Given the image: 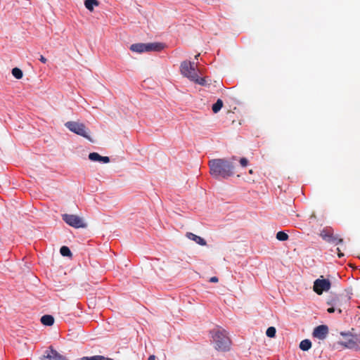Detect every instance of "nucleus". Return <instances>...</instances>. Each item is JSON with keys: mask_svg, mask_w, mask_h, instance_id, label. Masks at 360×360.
I'll return each mask as SVG.
<instances>
[{"mask_svg": "<svg viewBox=\"0 0 360 360\" xmlns=\"http://www.w3.org/2000/svg\"><path fill=\"white\" fill-rule=\"evenodd\" d=\"M237 159L233 156L230 160L225 158L213 159L209 161L210 173L215 179H227L235 173L234 162Z\"/></svg>", "mask_w": 360, "mask_h": 360, "instance_id": "obj_1", "label": "nucleus"}, {"mask_svg": "<svg viewBox=\"0 0 360 360\" xmlns=\"http://www.w3.org/2000/svg\"><path fill=\"white\" fill-rule=\"evenodd\" d=\"M214 348L219 352H229L231 346V340L224 329H217L211 332Z\"/></svg>", "mask_w": 360, "mask_h": 360, "instance_id": "obj_2", "label": "nucleus"}, {"mask_svg": "<svg viewBox=\"0 0 360 360\" xmlns=\"http://www.w3.org/2000/svg\"><path fill=\"white\" fill-rule=\"evenodd\" d=\"M181 74L188 78L190 80L200 85H205L206 82L205 78L199 77L198 70L195 66L194 63L190 61H184L181 64Z\"/></svg>", "mask_w": 360, "mask_h": 360, "instance_id": "obj_3", "label": "nucleus"}, {"mask_svg": "<svg viewBox=\"0 0 360 360\" xmlns=\"http://www.w3.org/2000/svg\"><path fill=\"white\" fill-rule=\"evenodd\" d=\"M351 300V295L348 292H344L330 298L327 304L330 306H335L339 313H342V309H346Z\"/></svg>", "mask_w": 360, "mask_h": 360, "instance_id": "obj_4", "label": "nucleus"}, {"mask_svg": "<svg viewBox=\"0 0 360 360\" xmlns=\"http://www.w3.org/2000/svg\"><path fill=\"white\" fill-rule=\"evenodd\" d=\"M65 127L71 131L83 136L89 140H91L89 136L85 125L83 123L70 121L65 124Z\"/></svg>", "mask_w": 360, "mask_h": 360, "instance_id": "obj_5", "label": "nucleus"}, {"mask_svg": "<svg viewBox=\"0 0 360 360\" xmlns=\"http://www.w3.org/2000/svg\"><path fill=\"white\" fill-rule=\"evenodd\" d=\"M62 219L67 224L75 229L85 228L86 226L83 219L75 214H62Z\"/></svg>", "mask_w": 360, "mask_h": 360, "instance_id": "obj_6", "label": "nucleus"}, {"mask_svg": "<svg viewBox=\"0 0 360 360\" xmlns=\"http://www.w3.org/2000/svg\"><path fill=\"white\" fill-rule=\"evenodd\" d=\"M330 287V281L328 279L323 278V276H321V278L314 281L313 290L317 295H321L324 291H328Z\"/></svg>", "mask_w": 360, "mask_h": 360, "instance_id": "obj_7", "label": "nucleus"}, {"mask_svg": "<svg viewBox=\"0 0 360 360\" xmlns=\"http://www.w3.org/2000/svg\"><path fill=\"white\" fill-rule=\"evenodd\" d=\"M41 360H68L65 356L59 354L56 350L50 347L44 352Z\"/></svg>", "mask_w": 360, "mask_h": 360, "instance_id": "obj_8", "label": "nucleus"}, {"mask_svg": "<svg viewBox=\"0 0 360 360\" xmlns=\"http://www.w3.org/2000/svg\"><path fill=\"white\" fill-rule=\"evenodd\" d=\"M328 334V328L326 325H320L316 327L313 331V336L319 340H324Z\"/></svg>", "mask_w": 360, "mask_h": 360, "instance_id": "obj_9", "label": "nucleus"}, {"mask_svg": "<svg viewBox=\"0 0 360 360\" xmlns=\"http://www.w3.org/2000/svg\"><path fill=\"white\" fill-rule=\"evenodd\" d=\"M338 344L349 349H354L357 346L356 341L352 335H347L344 340L338 342Z\"/></svg>", "mask_w": 360, "mask_h": 360, "instance_id": "obj_10", "label": "nucleus"}, {"mask_svg": "<svg viewBox=\"0 0 360 360\" xmlns=\"http://www.w3.org/2000/svg\"><path fill=\"white\" fill-rule=\"evenodd\" d=\"M186 236L188 239L195 241L196 243H198L200 245L205 246L207 245V243L204 238H202L200 236H198L193 233L187 232L186 234Z\"/></svg>", "mask_w": 360, "mask_h": 360, "instance_id": "obj_11", "label": "nucleus"}, {"mask_svg": "<svg viewBox=\"0 0 360 360\" xmlns=\"http://www.w3.org/2000/svg\"><path fill=\"white\" fill-rule=\"evenodd\" d=\"M130 50L137 53L147 52V44L143 43L134 44L131 45Z\"/></svg>", "mask_w": 360, "mask_h": 360, "instance_id": "obj_12", "label": "nucleus"}, {"mask_svg": "<svg viewBox=\"0 0 360 360\" xmlns=\"http://www.w3.org/2000/svg\"><path fill=\"white\" fill-rule=\"evenodd\" d=\"M146 44L148 51H160L165 48V45L159 42L148 43Z\"/></svg>", "mask_w": 360, "mask_h": 360, "instance_id": "obj_13", "label": "nucleus"}, {"mask_svg": "<svg viewBox=\"0 0 360 360\" xmlns=\"http://www.w3.org/2000/svg\"><path fill=\"white\" fill-rule=\"evenodd\" d=\"M333 235V231L330 228L323 229L320 233L321 237L328 242L331 236Z\"/></svg>", "mask_w": 360, "mask_h": 360, "instance_id": "obj_14", "label": "nucleus"}, {"mask_svg": "<svg viewBox=\"0 0 360 360\" xmlns=\"http://www.w3.org/2000/svg\"><path fill=\"white\" fill-rule=\"evenodd\" d=\"M41 322L44 326H51L54 323V318L51 315H44L41 318Z\"/></svg>", "mask_w": 360, "mask_h": 360, "instance_id": "obj_15", "label": "nucleus"}, {"mask_svg": "<svg viewBox=\"0 0 360 360\" xmlns=\"http://www.w3.org/2000/svg\"><path fill=\"white\" fill-rule=\"evenodd\" d=\"M99 2L97 0H85L84 6L90 11L94 10V6H98Z\"/></svg>", "mask_w": 360, "mask_h": 360, "instance_id": "obj_16", "label": "nucleus"}, {"mask_svg": "<svg viewBox=\"0 0 360 360\" xmlns=\"http://www.w3.org/2000/svg\"><path fill=\"white\" fill-rule=\"evenodd\" d=\"M311 347V342L309 340L305 339L300 343V348L302 351H308Z\"/></svg>", "mask_w": 360, "mask_h": 360, "instance_id": "obj_17", "label": "nucleus"}, {"mask_svg": "<svg viewBox=\"0 0 360 360\" xmlns=\"http://www.w3.org/2000/svg\"><path fill=\"white\" fill-rule=\"evenodd\" d=\"M82 360H114L113 359L105 357L101 355H96L93 356H84Z\"/></svg>", "mask_w": 360, "mask_h": 360, "instance_id": "obj_18", "label": "nucleus"}, {"mask_svg": "<svg viewBox=\"0 0 360 360\" xmlns=\"http://www.w3.org/2000/svg\"><path fill=\"white\" fill-rule=\"evenodd\" d=\"M342 242H343V239L342 238H340L338 235H334V234L331 236V238L328 241V243H333L334 245H338Z\"/></svg>", "mask_w": 360, "mask_h": 360, "instance_id": "obj_19", "label": "nucleus"}, {"mask_svg": "<svg viewBox=\"0 0 360 360\" xmlns=\"http://www.w3.org/2000/svg\"><path fill=\"white\" fill-rule=\"evenodd\" d=\"M11 72L13 76L18 79H21L23 76L22 71L18 68H13Z\"/></svg>", "mask_w": 360, "mask_h": 360, "instance_id": "obj_20", "label": "nucleus"}, {"mask_svg": "<svg viewBox=\"0 0 360 360\" xmlns=\"http://www.w3.org/2000/svg\"><path fill=\"white\" fill-rule=\"evenodd\" d=\"M223 106V101L221 99H218L217 102L212 105V111L214 113L218 112Z\"/></svg>", "mask_w": 360, "mask_h": 360, "instance_id": "obj_21", "label": "nucleus"}, {"mask_svg": "<svg viewBox=\"0 0 360 360\" xmlns=\"http://www.w3.org/2000/svg\"><path fill=\"white\" fill-rule=\"evenodd\" d=\"M60 254L64 257H71L72 252L70 248L67 246H62L60 249Z\"/></svg>", "mask_w": 360, "mask_h": 360, "instance_id": "obj_22", "label": "nucleus"}, {"mask_svg": "<svg viewBox=\"0 0 360 360\" xmlns=\"http://www.w3.org/2000/svg\"><path fill=\"white\" fill-rule=\"evenodd\" d=\"M276 239L281 241H285L288 239V235L283 231H278L276 233Z\"/></svg>", "mask_w": 360, "mask_h": 360, "instance_id": "obj_23", "label": "nucleus"}, {"mask_svg": "<svg viewBox=\"0 0 360 360\" xmlns=\"http://www.w3.org/2000/svg\"><path fill=\"white\" fill-rule=\"evenodd\" d=\"M89 158L90 160L94 162H101V155H100L97 153H91L89 155Z\"/></svg>", "mask_w": 360, "mask_h": 360, "instance_id": "obj_24", "label": "nucleus"}, {"mask_svg": "<svg viewBox=\"0 0 360 360\" xmlns=\"http://www.w3.org/2000/svg\"><path fill=\"white\" fill-rule=\"evenodd\" d=\"M276 328L273 326H271L267 328V330L266 331V335L269 338H274L276 335Z\"/></svg>", "mask_w": 360, "mask_h": 360, "instance_id": "obj_25", "label": "nucleus"}, {"mask_svg": "<svg viewBox=\"0 0 360 360\" xmlns=\"http://www.w3.org/2000/svg\"><path fill=\"white\" fill-rule=\"evenodd\" d=\"M239 162H240V165H241L243 167H245L248 165V159H247V158H240V160H239Z\"/></svg>", "mask_w": 360, "mask_h": 360, "instance_id": "obj_26", "label": "nucleus"}, {"mask_svg": "<svg viewBox=\"0 0 360 360\" xmlns=\"http://www.w3.org/2000/svg\"><path fill=\"white\" fill-rule=\"evenodd\" d=\"M101 162L103 163H108L110 162V158L107 156H101Z\"/></svg>", "mask_w": 360, "mask_h": 360, "instance_id": "obj_27", "label": "nucleus"}, {"mask_svg": "<svg viewBox=\"0 0 360 360\" xmlns=\"http://www.w3.org/2000/svg\"><path fill=\"white\" fill-rule=\"evenodd\" d=\"M335 310H337V308L335 306H331V307H329L327 309V311L330 314L333 313Z\"/></svg>", "mask_w": 360, "mask_h": 360, "instance_id": "obj_28", "label": "nucleus"}, {"mask_svg": "<svg viewBox=\"0 0 360 360\" xmlns=\"http://www.w3.org/2000/svg\"><path fill=\"white\" fill-rule=\"evenodd\" d=\"M219 279L217 276H212L210 278V282L211 283H217Z\"/></svg>", "mask_w": 360, "mask_h": 360, "instance_id": "obj_29", "label": "nucleus"}, {"mask_svg": "<svg viewBox=\"0 0 360 360\" xmlns=\"http://www.w3.org/2000/svg\"><path fill=\"white\" fill-rule=\"evenodd\" d=\"M39 60L43 63H46L47 60L45 57H44L43 56H41L40 58H39Z\"/></svg>", "mask_w": 360, "mask_h": 360, "instance_id": "obj_30", "label": "nucleus"}, {"mask_svg": "<svg viewBox=\"0 0 360 360\" xmlns=\"http://www.w3.org/2000/svg\"><path fill=\"white\" fill-rule=\"evenodd\" d=\"M337 251L338 252V257L341 258L344 256V254L341 252L339 248H337Z\"/></svg>", "mask_w": 360, "mask_h": 360, "instance_id": "obj_31", "label": "nucleus"}, {"mask_svg": "<svg viewBox=\"0 0 360 360\" xmlns=\"http://www.w3.org/2000/svg\"><path fill=\"white\" fill-rule=\"evenodd\" d=\"M148 360H155V356L154 355H150L149 357H148Z\"/></svg>", "mask_w": 360, "mask_h": 360, "instance_id": "obj_32", "label": "nucleus"}, {"mask_svg": "<svg viewBox=\"0 0 360 360\" xmlns=\"http://www.w3.org/2000/svg\"><path fill=\"white\" fill-rule=\"evenodd\" d=\"M199 56H200V54H198V55H196V56H195V58L197 59V58H198V57Z\"/></svg>", "mask_w": 360, "mask_h": 360, "instance_id": "obj_33", "label": "nucleus"}, {"mask_svg": "<svg viewBox=\"0 0 360 360\" xmlns=\"http://www.w3.org/2000/svg\"><path fill=\"white\" fill-rule=\"evenodd\" d=\"M250 174H252V169H250Z\"/></svg>", "mask_w": 360, "mask_h": 360, "instance_id": "obj_34", "label": "nucleus"}]
</instances>
